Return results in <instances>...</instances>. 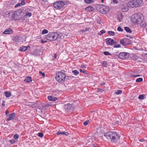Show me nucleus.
Listing matches in <instances>:
<instances>
[{
  "instance_id": "nucleus-9",
  "label": "nucleus",
  "mask_w": 147,
  "mask_h": 147,
  "mask_svg": "<svg viewBox=\"0 0 147 147\" xmlns=\"http://www.w3.org/2000/svg\"><path fill=\"white\" fill-rule=\"evenodd\" d=\"M106 41L108 45H112L115 43L114 40L110 38H107L106 39Z\"/></svg>"
},
{
  "instance_id": "nucleus-32",
  "label": "nucleus",
  "mask_w": 147,
  "mask_h": 147,
  "mask_svg": "<svg viewBox=\"0 0 147 147\" xmlns=\"http://www.w3.org/2000/svg\"><path fill=\"white\" fill-rule=\"evenodd\" d=\"M80 71L81 72L84 73V74H86L87 76H88V74H87L86 71H84L82 69H80Z\"/></svg>"
},
{
  "instance_id": "nucleus-23",
  "label": "nucleus",
  "mask_w": 147,
  "mask_h": 147,
  "mask_svg": "<svg viewBox=\"0 0 147 147\" xmlns=\"http://www.w3.org/2000/svg\"><path fill=\"white\" fill-rule=\"evenodd\" d=\"M124 29L127 32L131 33L132 32V31L131 29L128 27H125L124 28Z\"/></svg>"
},
{
  "instance_id": "nucleus-30",
  "label": "nucleus",
  "mask_w": 147,
  "mask_h": 147,
  "mask_svg": "<svg viewBox=\"0 0 147 147\" xmlns=\"http://www.w3.org/2000/svg\"><path fill=\"white\" fill-rule=\"evenodd\" d=\"M32 13L30 12H27L25 16L30 17L32 16Z\"/></svg>"
},
{
  "instance_id": "nucleus-8",
  "label": "nucleus",
  "mask_w": 147,
  "mask_h": 147,
  "mask_svg": "<svg viewBox=\"0 0 147 147\" xmlns=\"http://www.w3.org/2000/svg\"><path fill=\"white\" fill-rule=\"evenodd\" d=\"M64 107L66 111L67 112H69L72 111L73 110V107L71 104H67L65 105Z\"/></svg>"
},
{
  "instance_id": "nucleus-15",
  "label": "nucleus",
  "mask_w": 147,
  "mask_h": 147,
  "mask_svg": "<svg viewBox=\"0 0 147 147\" xmlns=\"http://www.w3.org/2000/svg\"><path fill=\"white\" fill-rule=\"evenodd\" d=\"M122 11L124 12H125L128 10V9L126 5H123L121 7Z\"/></svg>"
},
{
  "instance_id": "nucleus-51",
  "label": "nucleus",
  "mask_w": 147,
  "mask_h": 147,
  "mask_svg": "<svg viewBox=\"0 0 147 147\" xmlns=\"http://www.w3.org/2000/svg\"><path fill=\"white\" fill-rule=\"evenodd\" d=\"M89 30V28H85V29L83 30H82V32H86V31L88 30Z\"/></svg>"
},
{
  "instance_id": "nucleus-31",
  "label": "nucleus",
  "mask_w": 147,
  "mask_h": 147,
  "mask_svg": "<svg viewBox=\"0 0 147 147\" xmlns=\"http://www.w3.org/2000/svg\"><path fill=\"white\" fill-rule=\"evenodd\" d=\"M102 66L104 67H107V66L108 65V64L107 62L105 61H102Z\"/></svg>"
},
{
  "instance_id": "nucleus-55",
  "label": "nucleus",
  "mask_w": 147,
  "mask_h": 147,
  "mask_svg": "<svg viewBox=\"0 0 147 147\" xmlns=\"http://www.w3.org/2000/svg\"><path fill=\"white\" fill-rule=\"evenodd\" d=\"M5 15H9V11H7L5 13Z\"/></svg>"
},
{
  "instance_id": "nucleus-26",
  "label": "nucleus",
  "mask_w": 147,
  "mask_h": 147,
  "mask_svg": "<svg viewBox=\"0 0 147 147\" xmlns=\"http://www.w3.org/2000/svg\"><path fill=\"white\" fill-rule=\"evenodd\" d=\"M72 73L75 76H77L79 74V72L77 70H75L72 71Z\"/></svg>"
},
{
  "instance_id": "nucleus-60",
  "label": "nucleus",
  "mask_w": 147,
  "mask_h": 147,
  "mask_svg": "<svg viewBox=\"0 0 147 147\" xmlns=\"http://www.w3.org/2000/svg\"><path fill=\"white\" fill-rule=\"evenodd\" d=\"M13 32V30L11 29L10 28V34L12 33Z\"/></svg>"
},
{
  "instance_id": "nucleus-29",
  "label": "nucleus",
  "mask_w": 147,
  "mask_h": 147,
  "mask_svg": "<svg viewBox=\"0 0 147 147\" xmlns=\"http://www.w3.org/2000/svg\"><path fill=\"white\" fill-rule=\"evenodd\" d=\"M3 34H9V28L7 29L3 32Z\"/></svg>"
},
{
  "instance_id": "nucleus-42",
  "label": "nucleus",
  "mask_w": 147,
  "mask_h": 147,
  "mask_svg": "<svg viewBox=\"0 0 147 147\" xmlns=\"http://www.w3.org/2000/svg\"><path fill=\"white\" fill-rule=\"evenodd\" d=\"M38 136L39 137H40L41 138H42V137H43V134L42 133H39L38 134Z\"/></svg>"
},
{
  "instance_id": "nucleus-63",
  "label": "nucleus",
  "mask_w": 147,
  "mask_h": 147,
  "mask_svg": "<svg viewBox=\"0 0 147 147\" xmlns=\"http://www.w3.org/2000/svg\"><path fill=\"white\" fill-rule=\"evenodd\" d=\"M46 42V41H43L42 40H41V42L42 43H44V42Z\"/></svg>"
},
{
  "instance_id": "nucleus-48",
  "label": "nucleus",
  "mask_w": 147,
  "mask_h": 147,
  "mask_svg": "<svg viewBox=\"0 0 147 147\" xmlns=\"http://www.w3.org/2000/svg\"><path fill=\"white\" fill-rule=\"evenodd\" d=\"M39 73L41 74L42 76L43 77H44L45 76V73H44L42 72L41 71H39Z\"/></svg>"
},
{
  "instance_id": "nucleus-6",
  "label": "nucleus",
  "mask_w": 147,
  "mask_h": 147,
  "mask_svg": "<svg viewBox=\"0 0 147 147\" xmlns=\"http://www.w3.org/2000/svg\"><path fill=\"white\" fill-rule=\"evenodd\" d=\"M100 9V12L102 13L105 14L108 13L109 10V7L106 6L102 5Z\"/></svg>"
},
{
  "instance_id": "nucleus-47",
  "label": "nucleus",
  "mask_w": 147,
  "mask_h": 147,
  "mask_svg": "<svg viewBox=\"0 0 147 147\" xmlns=\"http://www.w3.org/2000/svg\"><path fill=\"white\" fill-rule=\"evenodd\" d=\"M50 105L49 104H47L44 106L43 107V108H46L48 107Z\"/></svg>"
},
{
  "instance_id": "nucleus-13",
  "label": "nucleus",
  "mask_w": 147,
  "mask_h": 147,
  "mask_svg": "<svg viewBox=\"0 0 147 147\" xmlns=\"http://www.w3.org/2000/svg\"><path fill=\"white\" fill-rule=\"evenodd\" d=\"M24 81L26 82L27 83L31 82L32 81V78L30 76L26 77L24 80Z\"/></svg>"
},
{
  "instance_id": "nucleus-52",
  "label": "nucleus",
  "mask_w": 147,
  "mask_h": 147,
  "mask_svg": "<svg viewBox=\"0 0 147 147\" xmlns=\"http://www.w3.org/2000/svg\"><path fill=\"white\" fill-rule=\"evenodd\" d=\"M10 142L12 144H14L15 142V141L14 140H10Z\"/></svg>"
},
{
  "instance_id": "nucleus-49",
  "label": "nucleus",
  "mask_w": 147,
  "mask_h": 147,
  "mask_svg": "<svg viewBox=\"0 0 147 147\" xmlns=\"http://www.w3.org/2000/svg\"><path fill=\"white\" fill-rule=\"evenodd\" d=\"M97 22L98 24H101V20L100 18H99L98 19Z\"/></svg>"
},
{
  "instance_id": "nucleus-21",
  "label": "nucleus",
  "mask_w": 147,
  "mask_h": 147,
  "mask_svg": "<svg viewBox=\"0 0 147 147\" xmlns=\"http://www.w3.org/2000/svg\"><path fill=\"white\" fill-rule=\"evenodd\" d=\"M16 117V114L15 113H13L10 114V120L14 119Z\"/></svg>"
},
{
  "instance_id": "nucleus-38",
  "label": "nucleus",
  "mask_w": 147,
  "mask_h": 147,
  "mask_svg": "<svg viewBox=\"0 0 147 147\" xmlns=\"http://www.w3.org/2000/svg\"><path fill=\"white\" fill-rule=\"evenodd\" d=\"M117 30L119 31H121V32H122L123 30V29H122L121 28V27L120 26L118 27L117 28Z\"/></svg>"
},
{
  "instance_id": "nucleus-12",
  "label": "nucleus",
  "mask_w": 147,
  "mask_h": 147,
  "mask_svg": "<svg viewBox=\"0 0 147 147\" xmlns=\"http://www.w3.org/2000/svg\"><path fill=\"white\" fill-rule=\"evenodd\" d=\"M48 99L50 101H55L57 99V98L56 97H54L53 96H48Z\"/></svg>"
},
{
  "instance_id": "nucleus-5",
  "label": "nucleus",
  "mask_w": 147,
  "mask_h": 147,
  "mask_svg": "<svg viewBox=\"0 0 147 147\" xmlns=\"http://www.w3.org/2000/svg\"><path fill=\"white\" fill-rule=\"evenodd\" d=\"M54 7L56 9H61L64 6V2L62 1H57L54 3Z\"/></svg>"
},
{
  "instance_id": "nucleus-46",
  "label": "nucleus",
  "mask_w": 147,
  "mask_h": 147,
  "mask_svg": "<svg viewBox=\"0 0 147 147\" xmlns=\"http://www.w3.org/2000/svg\"><path fill=\"white\" fill-rule=\"evenodd\" d=\"M50 105L49 104H47L44 106L43 107V108H46L48 107Z\"/></svg>"
},
{
  "instance_id": "nucleus-27",
  "label": "nucleus",
  "mask_w": 147,
  "mask_h": 147,
  "mask_svg": "<svg viewBox=\"0 0 147 147\" xmlns=\"http://www.w3.org/2000/svg\"><path fill=\"white\" fill-rule=\"evenodd\" d=\"M122 92V90H116L115 92V93L117 95H119Z\"/></svg>"
},
{
  "instance_id": "nucleus-33",
  "label": "nucleus",
  "mask_w": 147,
  "mask_h": 147,
  "mask_svg": "<svg viewBox=\"0 0 147 147\" xmlns=\"http://www.w3.org/2000/svg\"><path fill=\"white\" fill-rule=\"evenodd\" d=\"M48 32V31L46 29L43 30L42 31V34H47Z\"/></svg>"
},
{
  "instance_id": "nucleus-56",
  "label": "nucleus",
  "mask_w": 147,
  "mask_h": 147,
  "mask_svg": "<svg viewBox=\"0 0 147 147\" xmlns=\"http://www.w3.org/2000/svg\"><path fill=\"white\" fill-rule=\"evenodd\" d=\"M146 23H144V24H143L142 25V27L145 28L146 26Z\"/></svg>"
},
{
  "instance_id": "nucleus-1",
  "label": "nucleus",
  "mask_w": 147,
  "mask_h": 147,
  "mask_svg": "<svg viewBox=\"0 0 147 147\" xmlns=\"http://www.w3.org/2000/svg\"><path fill=\"white\" fill-rule=\"evenodd\" d=\"M103 136L113 143L117 142L119 140L120 138V136L114 131H109L105 133L104 134Z\"/></svg>"
},
{
  "instance_id": "nucleus-62",
  "label": "nucleus",
  "mask_w": 147,
  "mask_h": 147,
  "mask_svg": "<svg viewBox=\"0 0 147 147\" xmlns=\"http://www.w3.org/2000/svg\"><path fill=\"white\" fill-rule=\"evenodd\" d=\"M57 54H55V55L54 56V58L55 59H56L57 58Z\"/></svg>"
},
{
  "instance_id": "nucleus-16",
  "label": "nucleus",
  "mask_w": 147,
  "mask_h": 147,
  "mask_svg": "<svg viewBox=\"0 0 147 147\" xmlns=\"http://www.w3.org/2000/svg\"><path fill=\"white\" fill-rule=\"evenodd\" d=\"M94 8L92 6L88 7H86L85 9V10L86 11H89L90 12L93 11L94 10Z\"/></svg>"
},
{
  "instance_id": "nucleus-57",
  "label": "nucleus",
  "mask_w": 147,
  "mask_h": 147,
  "mask_svg": "<svg viewBox=\"0 0 147 147\" xmlns=\"http://www.w3.org/2000/svg\"><path fill=\"white\" fill-rule=\"evenodd\" d=\"M92 147H100L98 146V145H93L92 146Z\"/></svg>"
},
{
  "instance_id": "nucleus-22",
  "label": "nucleus",
  "mask_w": 147,
  "mask_h": 147,
  "mask_svg": "<svg viewBox=\"0 0 147 147\" xmlns=\"http://www.w3.org/2000/svg\"><path fill=\"white\" fill-rule=\"evenodd\" d=\"M26 105L33 108L35 106V105L34 104H33L32 102H26Z\"/></svg>"
},
{
  "instance_id": "nucleus-34",
  "label": "nucleus",
  "mask_w": 147,
  "mask_h": 147,
  "mask_svg": "<svg viewBox=\"0 0 147 147\" xmlns=\"http://www.w3.org/2000/svg\"><path fill=\"white\" fill-rule=\"evenodd\" d=\"M143 81V79L142 78H139L137 79L136 80V82H140Z\"/></svg>"
},
{
  "instance_id": "nucleus-19",
  "label": "nucleus",
  "mask_w": 147,
  "mask_h": 147,
  "mask_svg": "<svg viewBox=\"0 0 147 147\" xmlns=\"http://www.w3.org/2000/svg\"><path fill=\"white\" fill-rule=\"evenodd\" d=\"M123 18V16L122 14L120 13L118 14L117 20L119 21V22H121L122 21Z\"/></svg>"
},
{
  "instance_id": "nucleus-35",
  "label": "nucleus",
  "mask_w": 147,
  "mask_h": 147,
  "mask_svg": "<svg viewBox=\"0 0 147 147\" xmlns=\"http://www.w3.org/2000/svg\"><path fill=\"white\" fill-rule=\"evenodd\" d=\"M144 95H140L138 96V98L139 99H143L144 98Z\"/></svg>"
},
{
  "instance_id": "nucleus-11",
  "label": "nucleus",
  "mask_w": 147,
  "mask_h": 147,
  "mask_svg": "<svg viewBox=\"0 0 147 147\" xmlns=\"http://www.w3.org/2000/svg\"><path fill=\"white\" fill-rule=\"evenodd\" d=\"M136 7H138L142 5L143 4L142 0H135Z\"/></svg>"
},
{
  "instance_id": "nucleus-17",
  "label": "nucleus",
  "mask_w": 147,
  "mask_h": 147,
  "mask_svg": "<svg viewBox=\"0 0 147 147\" xmlns=\"http://www.w3.org/2000/svg\"><path fill=\"white\" fill-rule=\"evenodd\" d=\"M68 133L67 132H62L60 131H59L57 132V135H65V136H67L68 135Z\"/></svg>"
},
{
  "instance_id": "nucleus-53",
  "label": "nucleus",
  "mask_w": 147,
  "mask_h": 147,
  "mask_svg": "<svg viewBox=\"0 0 147 147\" xmlns=\"http://www.w3.org/2000/svg\"><path fill=\"white\" fill-rule=\"evenodd\" d=\"M126 36L127 37H129L130 38H133V37L129 35H127Z\"/></svg>"
},
{
  "instance_id": "nucleus-45",
  "label": "nucleus",
  "mask_w": 147,
  "mask_h": 147,
  "mask_svg": "<svg viewBox=\"0 0 147 147\" xmlns=\"http://www.w3.org/2000/svg\"><path fill=\"white\" fill-rule=\"evenodd\" d=\"M50 105L49 104H47L44 106L43 107V108H46L48 107Z\"/></svg>"
},
{
  "instance_id": "nucleus-18",
  "label": "nucleus",
  "mask_w": 147,
  "mask_h": 147,
  "mask_svg": "<svg viewBox=\"0 0 147 147\" xmlns=\"http://www.w3.org/2000/svg\"><path fill=\"white\" fill-rule=\"evenodd\" d=\"M126 45H130L131 43V41L129 39L127 38H124Z\"/></svg>"
},
{
  "instance_id": "nucleus-43",
  "label": "nucleus",
  "mask_w": 147,
  "mask_h": 147,
  "mask_svg": "<svg viewBox=\"0 0 147 147\" xmlns=\"http://www.w3.org/2000/svg\"><path fill=\"white\" fill-rule=\"evenodd\" d=\"M121 45L120 44H117L114 45V48H119L121 47Z\"/></svg>"
},
{
  "instance_id": "nucleus-40",
  "label": "nucleus",
  "mask_w": 147,
  "mask_h": 147,
  "mask_svg": "<svg viewBox=\"0 0 147 147\" xmlns=\"http://www.w3.org/2000/svg\"><path fill=\"white\" fill-rule=\"evenodd\" d=\"M103 53L105 55H111V54L107 51L104 52Z\"/></svg>"
},
{
  "instance_id": "nucleus-41",
  "label": "nucleus",
  "mask_w": 147,
  "mask_h": 147,
  "mask_svg": "<svg viewBox=\"0 0 147 147\" xmlns=\"http://www.w3.org/2000/svg\"><path fill=\"white\" fill-rule=\"evenodd\" d=\"M19 135L18 134H16L14 136V138L15 139H17L19 138Z\"/></svg>"
},
{
  "instance_id": "nucleus-54",
  "label": "nucleus",
  "mask_w": 147,
  "mask_h": 147,
  "mask_svg": "<svg viewBox=\"0 0 147 147\" xmlns=\"http://www.w3.org/2000/svg\"><path fill=\"white\" fill-rule=\"evenodd\" d=\"M100 32L101 34H102L103 33H105V31L103 30H102L100 31Z\"/></svg>"
},
{
  "instance_id": "nucleus-50",
  "label": "nucleus",
  "mask_w": 147,
  "mask_h": 147,
  "mask_svg": "<svg viewBox=\"0 0 147 147\" xmlns=\"http://www.w3.org/2000/svg\"><path fill=\"white\" fill-rule=\"evenodd\" d=\"M20 5H21V3H18L17 4H16L15 6V8H17L19 6H20Z\"/></svg>"
},
{
  "instance_id": "nucleus-58",
  "label": "nucleus",
  "mask_w": 147,
  "mask_h": 147,
  "mask_svg": "<svg viewBox=\"0 0 147 147\" xmlns=\"http://www.w3.org/2000/svg\"><path fill=\"white\" fill-rule=\"evenodd\" d=\"M113 2L114 3H118V1H117V0H113Z\"/></svg>"
},
{
  "instance_id": "nucleus-20",
  "label": "nucleus",
  "mask_w": 147,
  "mask_h": 147,
  "mask_svg": "<svg viewBox=\"0 0 147 147\" xmlns=\"http://www.w3.org/2000/svg\"><path fill=\"white\" fill-rule=\"evenodd\" d=\"M30 47L29 46H28V47L23 46L20 47V51H25L27 50L28 47Z\"/></svg>"
},
{
  "instance_id": "nucleus-4",
  "label": "nucleus",
  "mask_w": 147,
  "mask_h": 147,
  "mask_svg": "<svg viewBox=\"0 0 147 147\" xmlns=\"http://www.w3.org/2000/svg\"><path fill=\"white\" fill-rule=\"evenodd\" d=\"M24 9H19L18 11H15L11 15V17L13 19L15 20H17L19 19L20 17H19L20 15L21 16H23L22 15V13L23 12Z\"/></svg>"
},
{
  "instance_id": "nucleus-64",
  "label": "nucleus",
  "mask_w": 147,
  "mask_h": 147,
  "mask_svg": "<svg viewBox=\"0 0 147 147\" xmlns=\"http://www.w3.org/2000/svg\"><path fill=\"white\" fill-rule=\"evenodd\" d=\"M85 67L84 65H82L81 66V67L82 68H84V67Z\"/></svg>"
},
{
  "instance_id": "nucleus-37",
  "label": "nucleus",
  "mask_w": 147,
  "mask_h": 147,
  "mask_svg": "<svg viewBox=\"0 0 147 147\" xmlns=\"http://www.w3.org/2000/svg\"><path fill=\"white\" fill-rule=\"evenodd\" d=\"M13 41H14L15 42H17L18 40V37H16V36L13 37Z\"/></svg>"
},
{
  "instance_id": "nucleus-7",
  "label": "nucleus",
  "mask_w": 147,
  "mask_h": 147,
  "mask_svg": "<svg viewBox=\"0 0 147 147\" xmlns=\"http://www.w3.org/2000/svg\"><path fill=\"white\" fill-rule=\"evenodd\" d=\"M129 55V53L126 52H122L119 54L118 57L121 59H124L128 58Z\"/></svg>"
},
{
  "instance_id": "nucleus-44",
  "label": "nucleus",
  "mask_w": 147,
  "mask_h": 147,
  "mask_svg": "<svg viewBox=\"0 0 147 147\" xmlns=\"http://www.w3.org/2000/svg\"><path fill=\"white\" fill-rule=\"evenodd\" d=\"M89 122V121L88 120H87V121H86L84 123V125H87L88 124Z\"/></svg>"
},
{
  "instance_id": "nucleus-14",
  "label": "nucleus",
  "mask_w": 147,
  "mask_h": 147,
  "mask_svg": "<svg viewBox=\"0 0 147 147\" xmlns=\"http://www.w3.org/2000/svg\"><path fill=\"white\" fill-rule=\"evenodd\" d=\"M131 20L133 22L138 24V22L139 21L140 19L138 18H137L133 16L131 17Z\"/></svg>"
},
{
  "instance_id": "nucleus-24",
  "label": "nucleus",
  "mask_w": 147,
  "mask_h": 147,
  "mask_svg": "<svg viewBox=\"0 0 147 147\" xmlns=\"http://www.w3.org/2000/svg\"><path fill=\"white\" fill-rule=\"evenodd\" d=\"M120 43L123 46H127L124 38L121 40L120 41Z\"/></svg>"
},
{
  "instance_id": "nucleus-3",
  "label": "nucleus",
  "mask_w": 147,
  "mask_h": 147,
  "mask_svg": "<svg viewBox=\"0 0 147 147\" xmlns=\"http://www.w3.org/2000/svg\"><path fill=\"white\" fill-rule=\"evenodd\" d=\"M66 78V76L65 73L62 72H58L56 75V80L59 82L63 83L65 81Z\"/></svg>"
},
{
  "instance_id": "nucleus-25",
  "label": "nucleus",
  "mask_w": 147,
  "mask_h": 147,
  "mask_svg": "<svg viewBox=\"0 0 147 147\" xmlns=\"http://www.w3.org/2000/svg\"><path fill=\"white\" fill-rule=\"evenodd\" d=\"M94 2L93 0H84V2L87 4H90Z\"/></svg>"
},
{
  "instance_id": "nucleus-59",
  "label": "nucleus",
  "mask_w": 147,
  "mask_h": 147,
  "mask_svg": "<svg viewBox=\"0 0 147 147\" xmlns=\"http://www.w3.org/2000/svg\"><path fill=\"white\" fill-rule=\"evenodd\" d=\"M4 102H4V101H3V103L2 104V106H5V104Z\"/></svg>"
},
{
  "instance_id": "nucleus-10",
  "label": "nucleus",
  "mask_w": 147,
  "mask_h": 147,
  "mask_svg": "<svg viewBox=\"0 0 147 147\" xmlns=\"http://www.w3.org/2000/svg\"><path fill=\"white\" fill-rule=\"evenodd\" d=\"M127 5L128 7H129L134 8L136 7L135 0L131 1L128 2L127 3Z\"/></svg>"
},
{
  "instance_id": "nucleus-2",
  "label": "nucleus",
  "mask_w": 147,
  "mask_h": 147,
  "mask_svg": "<svg viewBox=\"0 0 147 147\" xmlns=\"http://www.w3.org/2000/svg\"><path fill=\"white\" fill-rule=\"evenodd\" d=\"M58 36V34L57 33L52 32L45 35V38L50 41H54L57 38Z\"/></svg>"
},
{
  "instance_id": "nucleus-61",
  "label": "nucleus",
  "mask_w": 147,
  "mask_h": 147,
  "mask_svg": "<svg viewBox=\"0 0 147 147\" xmlns=\"http://www.w3.org/2000/svg\"><path fill=\"white\" fill-rule=\"evenodd\" d=\"M8 113H9V111L7 110L6 111V112H5V115H7Z\"/></svg>"
},
{
  "instance_id": "nucleus-36",
  "label": "nucleus",
  "mask_w": 147,
  "mask_h": 147,
  "mask_svg": "<svg viewBox=\"0 0 147 147\" xmlns=\"http://www.w3.org/2000/svg\"><path fill=\"white\" fill-rule=\"evenodd\" d=\"M5 96L7 97H9V92H8L6 91L5 93Z\"/></svg>"
},
{
  "instance_id": "nucleus-28",
  "label": "nucleus",
  "mask_w": 147,
  "mask_h": 147,
  "mask_svg": "<svg viewBox=\"0 0 147 147\" xmlns=\"http://www.w3.org/2000/svg\"><path fill=\"white\" fill-rule=\"evenodd\" d=\"M108 33L109 34V35L112 36H113L115 35V32L112 31H109L108 32Z\"/></svg>"
},
{
  "instance_id": "nucleus-39",
  "label": "nucleus",
  "mask_w": 147,
  "mask_h": 147,
  "mask_svg": "<svg viewBox=\"0 0 147 147\" xmlns=\"http://www.w3.org/2000/svg\"><path fill=\"white\" fill-rule=\"evenodd\" d=\"M22 5H23L26 4L24 0H21V3H20Z\"/></svg>"
}]
</instances>
